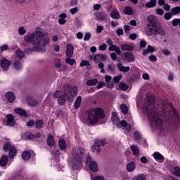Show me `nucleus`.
I'll use <instances>...</instances> for the list:
<instances>
[{
    "label": "nucleus",
    "mask_w": 180,
    "mask_h": 180,
    "mask_svg": "<svg viewBox=\"0 0 180 180\" xmlns=\"http://www.w3.org/2000/svg\"><path fill=\"white\" fill-rule=\"evenodd\" d=\"M106 13H101V12H97L96 13V18L97 20H100V22H103V20H106L107 18Z\"/></svg>",
    "instance_id": "17"
},
{
    "label": "nucleus",
    "mask_w": 180,
    "mask_h": 180,
    "mask_svg": "<svg viewBox=\"0 0 180 180\" xmlns=\"http://www.w3.org/2000/svg\"><path fill=\"white\" fill-rule=\"evenodd\" d=\"M151 103V104H150ZM142 111L146 113L149 122L152 125L153 129L156 130H160L162 131V120L160 118V114H158V110L154 108V105L151 101H147L146 103L143 104L142 106Z\"/></svg>",
    "instance_id": "2"
},
{
    "label": "nucleus",
    "mask_w": 180,
    "mask_h": 180,
    "mask_svg": "<svg viewBox=\"0 0 180 180\" xmlns=\"http://www.w3.org/2000/svg\"><path fill=\"white\" fill-rule=\"evenodd\" d=\"M89 65V61L88 60H82L80 63V67H86Z\"/></svg>",
    "instance_id": "55"
},
{
    "label": "nucleus",
    "mask_w": 180,
    "mask_h": 180,
    "mask_svg": "<svg viewBox=\"0 0 180 180\" xmlns=\"http://www.w3.org/2000/svg\"><path fill=\"white\" fill-rule=\"evenodd\" d=\"M124 30L125 33H129V32H130V30H131V27H130L129 25H124Z\"/></svg>",
    "instance_id": "60"
},
{
    "label": "nucleus",
    "mask_w": 180,
    "mask_h": 180,
    "mask_svg": "<svg viewBox=\"0 0 180 180\" xmlns=\"http://www.w3.org/2000/svg\"><path fill=\"white\" fill-rule=\"evenodd\" d=\"M35 127L36 129H41V127H43V120H39L37 121L35 123Z\"/></svg>",
    "instance_id": "43"
},
{
    "label": "nucleus",
    "mask_w": 180,
    "mask_h": 180,
    "mask_svg": "<svg viewBox=\"0 0 180 180\" xmlns=\"http://www.w3.org/2000/svg\"><path fill=\"white\" fill-rule=\"evenodd\" d=\"M108 70L111 74H115V72L116 71V65L115 64H108Z\"/></svg>",
    "instance_id": "32"
},
{
    "label": "nucleus",
    "mask_w": 180,
    "mask_h": 180,
    "mask_svg": "<svg viewBox=\"0 0 180 180\" xmlns=\"http://www.w3.org/2000/svg\"><path fill=\"white\" fill-rule=\"evenodd\" d=\"M110 23H111V27H112V29L116 27V26H119V22L112 20L111 21Z\"/></svg>",
    "instance_id": "61"
},
{
    "label": "nucleus",
    "mask_w": 180,
    "mask_h": 180,
    "mask_svg": "<svg viewBox=\"0 0 180 180\" xmlns=\"http://www.w3.org/2000/svg\"><path fill=\"white\" fill-rule=\"evenodd\" d=\"M157 5V0H150L149 2L146 4V8H154Z\"/></svg>",
    "instance_id": "34"
},
{
    "label": "nucleus",
    "mask_w": 180,
    "mask_h": 180,
    "mask_svg": "<svg viewBox=\"0 0 180 180\" xmlns=\"http://www.w3.org/2000/svg\"><path fill=\"white\" fill-rule=\"evenodd\" d=\"M157 15H160V16H162L164 15V10L162 8H158L156 10Z\"/></svg>",
    "instance_id": "57"
},
{
    "label": "nucleus",
    "mask_w": 180,
    "mask_h": 180,
    "mask_svg": "<svg viewBox=\"0 0 180 180\" xmlns=\"http://www.w3.org/2000/svg\"><path fill=\"white\" fill-rule=\"evenodd\" d=\"M110 18H112V19H120V14L119 13V11H117V9L116 8H112L110 13Z\"/></svg>",
    "instance_id": "15"
},
{
    "label": "nucleus",
    "mask_w": 180,
    "mask_h": 180,
    "mask_svg": "<svg viewBox=\"0 0 180 180\" xmlns=\"http://www.w3.org/2000/svg\"><path fill=\"white\" fill-rule=\"evenodd\" d=\"M145 34L146 36H165V30H164L161 27L158 26L157 24L155 25H147L145 28Z\"/></svg>",
    "instance_id": "5"
},
{
    "label": "nucleus",
    "mask_w": 180,
    "mask_h": 180,
    "mask_svg": "<svg viewBox=\"0 0 180 180\" xmlns=\"http://www.w3.org/2000/svg\"><path fill=\"white\" fill-rule=\"evenodd\" d=\"M153 157H154L155 160H156L159 162H164V156L162 155H161V153H160L158 152H155L153 153Z\"/></svg>",
    "instance_id": "24"
},
{
    "label": "nucleus",
    "mask_w": 180,
    "mask_h": 180,
    "mask_svg": "<svg viewBox=\"0 0 180 180\" xmlns=\"http://www.w3.org/2000/svg\"><path fill=\"white\" fill-rule=\"evenodd\" d=\"M77 12H78V7H75L70 9V13H71V15H75Z\"/></svg>",
    "instance_id": "52"
},
{
    "label": "nucleus",
    "mask_w": 180,
    "mask_h": 180,
    "mask_svg": "<svg viewBox=\"0 0 180 180\" xmlns=\"http://www.w3.org/2000/svg\"><path fill=\"white\" fill-rule=\"evenodd\" d=\"M112 123L116 125L117 127H123L127 131H131V124L127 123L125 120H122L116 116V113H113L112 115Z\"/></svg>",
    "instance_id": "7"
},
{
    "label": "nucleus",
    "mask_w": 180,
    "mask_h": 180,
    "mask_svg": "<svg viewBox=\"0 0 180 180\" xmlns=\"http://www.w3.org/2000/svg\"><path fill=\"white\" fill-rule=\"evenodd\" d=\"M98 82V79H89L86 82V85L88 86H92L94 85H96Z\"/></svg>",
    "instance_id": "33"
},
{
    "label": "nucleus",
    "mask_w": 180,
    "mask_h": 180,
    "mask_svg": "<svg viewBox=\"0 0 180 180\" xmlns=\"http://www.w3.org/2000/svg\"><path fill=\"white\" fill-rule=\"evenodd\" d=\"M127 169L128 172H133L136 169V163L131 162L127 165Z\"/></svg>",
    "instance_id": "27"
},
{
    "label": "nucleus",
    "mask_w": 180,
    "mask_h": 180,
    "mask_svg": "<svg viewBox=\"0 0 180 180\" xmlns=\"http://www.w3.org/2000/svg\"><path fill=\"white\" fill-rule=\"evenodd\" d=\"M86 164H89V168L91 171L94 172H98V163L92 160V158L91 156H88L85 160Z\"/></svg>",
    "instance_id": "11"
},
{
    "label": "nucleus",
    "mask_w": 180,
    "mask_h": 180,
    "mask_svg": "<svg viewBox=\"0 0 180 180\" xmlns=\"http://www.w3.org/2000/svg\"><path fill=\"white\" fill-rule=\"evenodd\" d=\"M58 146L60 150H65V148H67V143H65V140L60 139L58 141Z\"/></svg>",
    "instance_id": "29"
},
{
    "label": "nucleus",
    "mask_w": 180,
    "mask_h": 180,
    "mask_svg": "<svg viewBox=\"0 0 180 180\" xmlns=\"http://www.w3.org/2000/svg\"><path fill=\"white\" fill-rule=\"evenodd\" d=\"M73 54H74V46H72V44H68L66 48V56L68 57H72Z\"/></svg>",
    "instance_id": "16"
},
{
    "label": "nucleus",
    "mask_w": 180,
    "mask_h": 180,
    "mask_svg": "<svg viewBox=\"0 0 180 180\" xmlns=\"http://www.w3.org/2000/svg\"><path fill=\"white\" fill-rule=\"evenodd\" d=\"M66 18L67 14H65V13L60 14L58 19L59 25H65V22H67V20H65Z\"/></svg>",
    "instance_id": "25"
},
{
    "label": "nucleus",
    "mask_w": 180,
    "mask_h": 180,
    "mask_svg": "<svg viewBox=\"0 0 180 180\" xmlns=\"http://www.w3.org/2000/svg\"><path fill=\"white\" fill-rule=\"evenodd\" d=\"M179 21H180V18L178 19H174L172 20V26H178V25L179 24Z\"/></svg>",
    "instance_id": "56"
},
{
    "label": "nucleus",
    "mask_w": 180,
    "mask_h": 180,
    "mask_svg": "<svg viewBox=\"0 0 180 180\" xmlns=\"http://www.w3.org/2000/svg\"><path fill=\"white\" fill-rule=\"evenodd\" d=\"M131 150L134 155H139V154H140V150L139 149V146H137L136 145H132L131 146Z\"/></svg>",
    "instance_id": "31"
},
{
    "label": "nucleus",
    "mask_w": 180,
    "mask_h": 180,
    "mask_svg": "<svg viewBox=\"0 0 180 180\" xmlns=\"http://www.w3.org/2000/svg\"><path fill=\"white\" fill-rule=\"evenodd\" d=\"M14 68H15V70H22V63H20V61H15L14 63Z\"/></svg>",
    "instance_id": "44"
},
{
    "label": "nucleus",
    "mask_w": 180,
    "mask_h": 180,
    "mask_svg": "<svg viewBox=\"0 0 180 180\" xmlns=\"http://www.w3.org/2000/svg\"><path fill=\"white\" fill-rule=\"evenodd\" d=\"M0 65L4 71H8L9 67H11V61L8 59H1L0 61Z\"/></svg>",
    "instance_id": "12"
},
{
    "label": "nucleus",
    "mask_w": 180,
    "mask_h": 180,
    "mask_svg": "<svg viewBox=\"0 0 180 180\" xmlns=\"http://www.w3.org/2000/svg\"><path fill=\"white\" fill-rule=\"evenodd\" d=\"M120 109L124 115H127V113H129V108L125 104H122L120 105Z\"/></svg>",
    "instance_id": "39"
},
{
    "label": "nucleus",
    "mask_w": 180,
    "mask_h": 180,
    "mask_svg": "<svg viewBox=\"0 0 180 180\" xmlns=\"http://www.w3.org/2000/svg\"><path fill=\"white\" fill-rule=\"evenodd\" d=\"M11 143H6L4 146V151H8V150H9L11 148Z\"/></svg>",
    "instance_id": "59"
},
{
    "label": "nucleus",
    "mask_w": 180,
    "mask_h": 180,
    "mask_svg": "<svg viewBox=\"0 0 180 180\" xmlns=\"http://www.w3.org/2000/svg\"><path fill=\"white\" fill-rule=\"evenodd\" d=\"M15 54H16L17 58H18L19 59L23 58L25 57V53L22 52V51L21 50H20V49H18V50L16 51Z\"/></svg>",
    "instance_id": "41"
},
{
    "label": "nucleus",
    "mask_w": 180,
    "mask_h": 180,
    "mask_svg": "<svg viewBox=\"0 0 180 180\" xmlns=\"http://www.w3.org/2000/svg\"><path fill=\"white\" fill-rule=\"evenodd\" d=\"M119 86L122 91H126L129 89V86H127V84H126L123 82L120 83Z\"/></svg>",
    "instance_id": "45"
},
{
    "label": "nucleus",
    "mask_w": 180,
    "mask_h": 180,
    "mask_svg": "<svg viewBox=\"0 0 180 180\" xmlns=\"http://www.w3.org/2000/svg\"><path fill=\"white\" fill-rule=\"evenodd\" d=\"M38 103L39 101H37V100H32L30 101V105H31V106H37Z\"/></svg>",
    "instance_id": "58"
},
{
    "label": "nucleus",
    "mask_w": 180,
    "mask_h": 180,
    "mask_svg": "<svg viewBox=\"0 0 180 180\" xmlns=\"http://www.w3.org/2000/svg\"><path fill=\"white\" fill-rule=\"evenodd\" d=\"M124 57L125 60H127V61H129V63H133V61H134V60H135L134 55H133L132 53H131L129 52H126L124 54Z\"/></svg>",
    "instance_id": "21"
},
{
    "label": "nucleus",
    "mask_w": 180,
    "mask_h": 180,
    "mask_svg": "<svg viewBox=\"0 0 180 180\" xmlns=\"http://www.w3.org/2000/svg\"><path fill=\"white\" fill-rule=\"evenodd\" d=\"M6 125L7 126H15V117L12 114L6 115Z\"/></svg>",
    "instance_id": "14"
},
{
    "label": "nucleus",
    "mask_w": 180,
    "mask_h": 180,
    "mask_svg": "<svg viewBox=\"0 0 180 180\" xmlns=\"http://www.w3.org/2000/svg\"><path fill=\"white\" fill-rule=\"evenodd\" d=\"M84 157H85V149L84 148L75 147L72 149V153L69 157V161H70L73 169L81 168Z\"/></svg>",
    "instance_id": "3"
},
{
    "label": "nucleus",
    "mask_w": 180,
    "mask_h": 180,
    "mask_svg": "<svg viewBox=\"0 0 180 180\" xmlns=\"http://www.w3.org/2000/svg\"><path fill=\"white\" fill-rule=\"evenodd\" d=\"M163 5V9H165V11H166L167 12L171 11V6H169V4L165 3V4Z\"/></svg>",
    "instance_id": "53"
},
{
    "label": "nucleus",
    "mask_w": 180,
    "mask_h": 180,
    "mask_svg": "<svg viewBox=\"0 0 180 180\" xmlns=\"http://www.w3.org/2000/svg\"><path fill=\"white\" fill-rule=\"evenodd\" d=\"M117 67L122 72H129L130 71V67H124L122 65V63H117Z\"/></svg>",
    "instance_id": "23"
},
{
    "label": "nucleus",
    "mask_w": 180,
    "mask_h": 180,
    "mask_svg": "<svg viewBox=\"0 0 180 180\" xmlns=\"http://www.w3.org/2000/svg\"><path fill=\"white\" fill-rule=\"evenodd\" d=\"M105 60L106 56L103 54H97L94 58L95 63H101V61H105Z\"/></svg>",
    "instance_id": "18"
},
{
    "label": "nucleus",
    "mask_w": 180,
    "mask_h": 180,
    "mask_svg": "<svg viewBox=\"0 0 180 180\" xmlns=\"http://www.w3.org/2000/svg\"><path fill=\"white\" fill-rule=\"evenodd\" d=\"M46 143L49 147H53V146H54V139H53V135L49 134L48 136Z\"/></svg>",
    "instance_id": "28"
},
{
    "label": "nucleus",
    "mask_w": 180,
    "mask_h": 180,
    "mask_svg": "<svg viewBox=\"0 0 180 180\" xmlns=\"http://www.w3.org/2000/svg\"><path fill=\"white\" fill-rule=\"evenodd\" d=\"M94 180H105V177L103 176H97L94 178Z\"/></svg>",
    "instance_id": "64"
},
{
    "label": "nucleus",
    "mask_w": 180,
    "mask_h": 180,
    "mask_svg": "<svg viewBox=\"0 0 180 180\" xmlns=\"http://www.w3.org/2000/svg\"><path fill=\"white\" fill-rule=\"evenodd\" d=\"M82 102V97L81 96H77L74 104L75 109H79Z\"/></svg>",
    "instance_id": "26"
},
{
    "label": "nucleus",
    "mask_w": 180,
    "mask_h": 180,
    "mask_svg": "<svg viewBox=\"0 0 180 180\" xmlns=\"http://www.w3.org/2000/svg\"><path fill=\"white\" fill-rule=\"evenodd\" d=\"M64 95H65V91L63 93V91H56L53 94V98L57 99L58 105H60L61 106L65 105V98L64 97Z\"/></svg>",
    "instance_id": "9"
},
{
    "label": "nucleus",
    "mask_w": 180,
    "mask_h": 180,
    "mask_svg": "<svg viewBox=\"0 0 180 180\" xmlns=\"http://www.w3.org/2000/svg\"><path fill=\"white\" fill-rule=\"evenodd\" d=\"M162 110L165 113V116H167L168 119L172 120V117L179 119V115L175 111V108L169 103H167L162 105Z\"/></svg>",
    "instance_id": "6"
},
{
    "label": "nucleus",
    "mask_w": 180,
    "mask_h": 180,
    "mask_svg": "<svg viewBox=\"0 0 180 180\" xmlns=\"http://www.w3.org/2000/svg\"><path fill=\"white\" fill-rule=\"evenodd\" d=\"M122 75L114 77L112 79L114 84H117V82H119V81H120V79H122Z\"/></svg>",
    "instance_id": "47"
},
{
    "label": "nucleus",
    "mask_w": 180,
    "mask_h": 180,
    "mask_svg": "<svg viewBox=\"0 0 180 180\" xmlns=\"http://www.w3.org/2000/svg\"><path fill=\"white\" fill-rule=\"evenodd\" d=\"M134 137L135 140H140V139H141V134H140V132L136 131L134 132Z\"/></svg>",
    "instance_id": "49"
},
{
    "label": "nucleus",
    "mask_w": 180,
    "mask_h": 180,
    "mask_svg": "<svg viewBox=\"0 0 180 180\" xmlns=\"http://www.w3.org/2000/svg\"><path fill=\"white\" fill-rule=\"evenodd\" d=\"M106 144V140L102 139L100 141H96L94 146H91V150L95 153H101L102 150L101 149V146H103Z\"/></svg>",
    "instance_id": "10"
},
{
    "label": "nucleus",
    "mask_w": 180,
    "mask_h": 180,
    "mask_svg": "<svg viewBox=\"0 0 180 180\" xmlns=\"http://www.w3.org/2000/svg\"><path fill=\"white\" fill-rule=\"evenodd\" d=\"M124 12L125 15H133V8L131 7H125Z\"/></svg>",
    "instance_id": "40"
},
{
    "label": "nucleus",
    "mask_w": 180,
    "mask_h": 180,
    "mask_svg": "<svg viewBox=\"0 0 180 180\" xmlns=\"http://www.w3.org/2000/svg\"><path fill=\"white\" fill-rule=\"evenodd\" d=\"M66 89L65 90V96L66 99H71L73 96H77L78 89L77 86L71 87L70 85L66 84Z\"/></svg>",
    "instance_id": "8"
},
{
    "label": "nucleus",
    "mask_w": 180,
    "mask_h": 180,
    "mask_svg": "<svg viewBox=\"0 0 180 180\" xmlns=\"http://www.w3.org/2000/svg\"><path fill=\"white\" fill-rule=\"evenodd\" d=\"M105 114L103 110L100 108L87 111V122L89 124L94 125L99 122V119H103Z\"/></svg>",
    "instance_id": "4"
},
{
    "label": "nucleus",
    "mask_w": 180,
    "mask_h": 180,
    "mask_svg": "<svg viewBox=\"0 0 180 180\" xmlns=\"http://www.w3.org/2000/svg\"><path fill=\"white\" fill-rule=\"evenodd\" d=\"M65 63H67V64H69L70 65H74V63H75V60L74 59H71L70 58H65Z\"/></svg>",
    "instance_id": "48"
},
{
    "label": "nucleus",
    "mask_w": 180,
    "mask_h": 180,
    "mask_svg": "<svg viewBox=\"0 0 180 180\" xmlns=\"http://www.w3.org/2000/svg\"><path fill=\"white\" fill-rule=\"evenodd\" d=\"M154 51H155V49H154V47L151 46L150 45H148V49L146 50H143V56H147L148 53H154Z\"/></svg>",
    "instance_id": "30"
},
{
    "label": "nucleus",
    "mask_w": 180,
    "mask_h": 180,
    "mask_svg": "<svg viewBox=\"0 0 180 180\" xmlns=\"http://www.w3.org/2000/svg\"><path fill=\"white\" fill-rule=\"evenodd\" d=\"M102 30H103V27L101 26V25H97L96 32L97 33H102Z\"/></svg>",
    "instance_id": "62"
},
{
    "label": "nucleus",
    "mask_w": 180,
    "mask_h": 180,
    "mask_svg": "<svg viewBox=\"0 0 180 180\" xmlns=\"http://www.w3.org/2000/svg\"><path fill=\"white\" fill-rule=\"evenodd\" d=\"M171 18H172V14H171V13L168 12L165 14V19L166 20H169Z\"/></svg>",
    "instance_id": "54"
},
{
    "label": "nucleus",
    "mask_w": 180,
    "mask_h": 180,
    "mask_svg": "<svg viewBox=\"0 0 180 180\" xmlns=\"http://www.w3.org/2000/svg\"><path fill=\"white\" fill-rule=\"evenodd\" d=\"M18 33L21 36H23V34H26V30H25V27H23V26L20 27L19 29H18Z\"/></svg>",
    "instance_id": "46"
},
{
    "label": "nucleus",
    "mask_w": 180,
    "mask_h": 180,
    "mask_svg": "<svg viewBox=\"0 0 180 180\" xmlns=\"http://www.w3.org/2000/svg\"><path fill=\"white\" fill-rule=\"evenodd\" d=\"M15 112L22 116V117H27V112L22 108H15Z\"/></svg>",
    "instance_id": "20"
},
{
    "label": "nucleus",
    "mask_w": 180,
    "mask_h": 180,
    "mask_svg": "<svg viewBox=\"0 0 180 180\" xmlns=\"http://www.w3.org/2000/svg\"><path fill=\"white\" fill-rule=\"evenodd\" d=\"M6 98L9 103H13V102H15V99H16V96L14 92L8 91L6 94Z\"/></svg>",
    "instance_id": "13"
},
{
    "label": "nucleus",
    "mask_w": 180,
    "mask_h": 180,
    "mask_svg": "<svg viewBox=\"0 0 180 180\" xmlns=\"http://www.w3.org/2000/svg\"><path fill=\"white\" fill-rule=\"evenodd\" d=\"M147 20L149 23L148 25H157V17H155V15H148L147 17Z\"/></svg>",
    "instance_id": "22"
},
{
    "label": "nucleus",
    "mask_w": 180,
    "mask_h": 180,
    "mask_svg": "<svg viewBox=\"0 0 180 180\" xmlns=\"http://www.w3.org/2000/svg\"><path fill=\"white\" fill-rule=\"evenodd\" d=\"M44 34L40 31H35L33 33H27L24 36V41L26 43H32L34 47L31 51H39V53H44L46 51V46L50 43V39L45 38Z\"/></svg>",
    "instance_id": "1"
},
{
    "label": "nucleus",
    "mask_w": 180,
    "mask_h": 180,
    "mask_svg": "<svg viewBox=\"0 0 180 180\" xmlns=\"http://www.w3.org/2000/svg\"><path fill=\"white\" fill-rule=\"evenodd\" d=\"M9 155L11 158H13V157L16 155V148H15V147L13 146L10 147Z\"/></svg>",
    "instance_id": "36"
},
{
    "label": "nucleus",
    "mask_w": 180,
    "mask_h": 180,
    "mask_svg": "<svg viewBox=\"0 0 180 180\" xmlns=\"http://www.w3.org/2000/svg\"><path fill=\"white\" fill-rule=\"evenodd\" d=\"M101 6H102L101 4H94L93 8L94 11H99V9H101Z\"/></svg>",
    "instance_id": "63"
},
{
    "label": "nucleus",
    "mask_w": 180,
    "mask_h": 180,
    "mask_svg": "<svg viewBox=\"0 0 180 180\" xmlns=\"http://www.w3.org/2000/svg\"><path fill=\"white\" fill-rule=\"evenodd\" d=\"M171 12L173 13V15H178V13H180V6H176L172 8Z\"/></svg>",
    "instance_id": "42"
},
{
    "label": "nucleus",
    "mask_w": 180,
    "mask_h": 180,
    "mask_svg": "<svg viewBox=\"0 0 180 180\" xmlns=\"http://www.w3.org/2000/svg\"><path fill=\"white\" fill-rule=\"evenodd\" d=\"M6 164H8V156H2L0 159V165L5 167Z\"/></svg>",
    "instance_id": "35"
},
{
    "label": "nucleus",
    "mask_w": 180,
    "mask_h": 180,
    "mask_svg": "<svg viewBox=\"0 0 180 180\" xmlns=\"http://www.w3.org/2000/svg\"><path fill=\"white\" fill-rule=\"evenodd\" d=\"M23 138L25 140H31V139H34V135H33L32 133L30 132H27L25 134H23Z\"/></svg>",
    "instance_id": "38"
},
{
    "label": "nucleus",
    "mask_w": 180,
    "mask_h": 180,
    "mask_svg": "<svg viewBox=\"0 0 180 180\" xmlns=\"http://www.w3.org/2000/svg\"><path fill=\"white\" fill-rule=\"evenodd\" d=\"M84 41H89L91 40V33L86 32L84 38Z\"/></svg>",
    "instance_id": "50"
},
{
    "label": "nucleus",
    "mask_w": 180,
    "mask_h": 180,
    "mask_svg": "<svg viewBox=\"0 0 180 180\" xmlns=\"http://www.w3.org/2000/svg\"><path fill=\"white\" fill-rule=\"evenodd\" d=\"M174 175H176V176H180V167H174Z\"/></svg>",
    "instance_id": "51"
},
{
    "label": "nucleus",
    "mask_w": 180,
    "mask_h": 180,
    "mask_svg": "<svg viewBox=\"0 0 180 180\" xmlns=\"http://www.w3.org/2000/svg\"><path fill=\"white\" fill-rule=\"evenodd\" d=\"M22 158H23V160H25V161H29V159L30 158V152L25 151L22 154Z\"/></svg>",
    "instance_id": "37"
},
{
    "label": "nucleus",
    "mask_w": 180,
    "mask_h": 180,
    "mask_svg": "<svg viewBox=\"0 0 180 180\" xmlns=\"http://www.w3.org/2000/svg\"><path fill=\"white\" fill-rule=\"evenodd\" d=\"M120 49L122 51H132L133 46L129 44H123L120 45Z\"/></svg>",
    "instance_id": "19"
}]
</instances>
